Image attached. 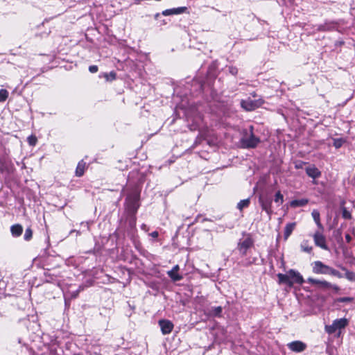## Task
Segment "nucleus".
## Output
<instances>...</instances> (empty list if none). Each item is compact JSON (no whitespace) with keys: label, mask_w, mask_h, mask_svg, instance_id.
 <instances>
[{"label":"nucleus","mask_w":355,"mask_h":355,"mask_svg":"<svg viewBox=\"0 0 355 355\" xmlns=\"http://www.w3.org/2000/svg\"><path fill=\"white\" fill-rule=\"evenodd\" d=\"M141 189L138 186L134 187L127 194L124 207L125 213H137L140 204Z\"/></svg>","instance_id":"nucleus-1"},{"label":"nucleus","mask_w":355,"mask_h":355,"mask_svg":"<svg viewBox=\"0 0 355 355\" xmlns=\"http://www.w3.org/2000/svg\"><path fill=\"white\" fill-rule=\"evenodd\" d=\"M279 284H286L291 288L295 284H302L304 282L302 275L297 270L290 269L286 274L278 273Z\"/></svg>","instance_id":"nucleus-2"},{"label":"nucleus","mask_w":355,"mask_h":355,"mask_svg":"<svg viewBox=\"0 0 355 355\" xmlns=\"http://www.w3.org/2000/svg\"><path fill=\"white\" fill-rule=\"evenodd\" d=\"M253 130L254 128L252 125L250 126L249 135L248 130H245V135L240 139V143L243 148H255L261 142L260 138L254 134Z\"/></svg>","instance_id":"nucleus-3"},{"label":"nucleus","mask_w":355,"mask_h":355,"mask_svg":"<svg viewBox=\"0 0 355 355\" xmlns=\"http://www.w3.org/2000/svg\"><path fill=\"white\" fill-rule=\"evenodd\" d=\"M307 282L311 285L315 286L316 288L320 289L322 291L332 290L334 293H338L340 290L337 285L332 284L331 283L327 282L325 280H319L312 277H309L308 278Z\"/></svg>","instance_id":"nucleus-4"},{"label":"nucleus","mask_w":355,"mask_h":355,"mask_svg":"<svg viewBox=\"0 0 355 355\" xmlns=\"http://www.w3.org/2000/svg\"><path fill=\"white\" fill-rule=\"evenodd\" d=\"M348 324L349 321L345 318L336 319L333 321L331 325L325 326V331L329 334H333L338 331V336H340V331L344 329Z\"/></svg>","instance_id":"nucleus-5"},{"label":"nucleus","mask_w":355,"mask_h":355,"mask_svg":"<svg viewBox=\"0 0 355 355\" xmlns=\"http://www.w3.org/2000/svg\"><path fill=\"white\" fill-rule=\"evenodd\" d=\"M259 203L263 211H266V213L270 218L271 215L273 213L272 209V198L267 193H262L259 196Z\"/></svg>","instance_id":"nucleus-6"},{"label":"nucleus","mask_w":355,"mask_h":355,"mask_svg":"<svg viewBox=\"0 0 355 355\" xmlns=\"http://www.w3.org/2000/svg\"><path fill=\"white\" fill-rule=\"evenodd\" d=\"M315 245L322 250H329V247L326 243V238L320 230H317L313 235Z\"/></svg>","instance_id":"nucleus-7"},{"label":"nucleus","mask_w":355,"mask_h":355,"mask_svg":"<svg viewBox=\"0 0 355 355\" xmlns=\"http://www.w3.org/2000/svg\"><path fill=\"white\" fill-rule=\"evenodd\" d=\"M313 272L315 274L329 275L330 266L324 264L321 261H315L313 263Z\"/></svg>","instance_id":"nucleus-8"},{"label":"nucleus","mask_w":355,"mask_h":355,"mask_svg":"<svg viewBox=\"0 0 355 355\" xmlns=\"http://www.w3.org/2000/svg\"><path fill=\"white\" fill-rule=\"evenodd\" d=\"M261 105L260 101L252 100L248 98L247 100H242L241 106L246 111H252L258 108Z\"/></svg>","instance_id":"nucleus-9"},{"label":"nucleus","mask_w":355,"mask_h":355,"mask_svg":"<svg viewBox=\"0 0 355 355\" xmlns=\"http://www.w3.org/2000/svg\"><path fill=\"white\" fill-rule=\"evenodd\" d=\"M337 28V23L334 21H326L324 23L317 25L316 30L320 32L335 31Z\"/></svg>","instance_id":"nucleus-10"},{"label":"nucleus","mask_w":355,"mask_h":355,"mask_svg":"<svg viewBox=\"0 0 355 355\" xmlns=\"http://www.w3.org/2000/svg\"><path fill=\"white\" fill-rule=\"evenodd\" d=\"M136 213H125L124 212V219L128 225L130 231L136 230L137 216Z\"/></svg>","instance_id":"nucleus-11"},{"label":"nucleus","mask_w":355,"mask_h":355,"mask_svg":"<svg viewBox=\"0 0 355 355\" xmlns=\"http://www.w3.org/2000/svg\"><path fill=\"white\" fill-rule=\"evenodd\" d=\"M289 349L294 352L300 353L304 351L306 348V345L300 340H295L287 344Z\"/></svg>","instance_id":"nucleus-12"},{"label":"nucleus","mask_w":355,"mask_h":355,"mask_svg":"<svg viewBox=\"0 0 355 355\" xmlns=\"http://www.w3.org/2000/svg\"><path fill=\"white\" fill-rule=\"evenodd\" d=\"M159 325L160 327L162 333L164 335L170 334L173 329V324L171 321L166 319L159 320Z\"/></svg>","instance_id":"nucleus-13"},{"label":"nucleus","mask_w":355,"mask_h":355,"mask_svg":"<svg viewBox=\"0 0 355 355\" xmlns=\"http://www.w3.org/2000/svg\"><path fill=\"white\" fill-rule=\"evenodd\" d=\"M253 245V241L250 238H247L243 241L239 243L238 248L243 256L246 255L247 250Z\"/></svg>","instance_id":"nucleus-14"},{"label":"nucleus","mask_w":355,"mask_h":355,"mask_svg":"<svg viewBox=\"0 0 355 355\" xmlns=\"http://www.w3.org/2000/svg\"><path fill=\"white\" fill-rule=\"evenodd\" d=\"M180 270V266L178 265H175L173 268L167 272L168 276L173 281L178 282L182 279V275L178 273Z\"/></svg>","instance_id":"nucleus-15"},{"label":"nucleus","mask_w":355,"mask_h":355,"mask_svg":"<svg viewBox=\"0 0 355 355\" xmlns=\"http://www.w3.org/2000/svg\"><path fill=\"white\" fill-rule=\"evenodd\" d=\"M306 175L313 179L318 178L321 176V171L315 167V165H311L305 168Z\"/></svg>","instance_id":"nucleus-16"},{"label":"nucleus","mask_w":355,"mask_h":355,"mask_svg":"<svg viewBox=\"0 0 355 355\" xmlns=\"http://www.w3.org/2000/svg\"><path fill=\"white\" fill-rule=\"evenodd\" d=\"M207 315L209 317L221 318L223 315V307L220 306H211L207 309Z\"/></svg>","instance_id":"nucleus-17"},{"label":"nucleus","mask_w":355,"mask_h":355,"mask_svg":"<svg viewBox=\"0 0 355 355\" xmlns=\"http://www.w3.org/2000/svg\"><path fill=\"white\" fill-rule=\"evenodd\" d=\"M187 10V7H178L175 8L166 9L164 10L162 15L164 16H168L172 15H180L184 13Z\"/></svg>","instance_id":"nucleus-18"},{"label":"nucleus","mask_w":355,"mask_h":355,"mask_svg":"<svg viewBox=\"0 0 355 355\" xmlns=\"http://www.w3.org/2000/svg\"><path fill=\"white\" fill-rule=\"evenodd\" d=\"M87 168V164L83 159L80 160L76 166L75 174L76 177H82L84 175L85 171Z\"/></svg>","instance_id":"nucleus-19"},{"label":"nucleus","mask_w":355,"mask_h":355,"mask_svg":"<svg viewBox=\"0 0 355 355\" xmlns=\"http://www.w3.org/2000/svg\"><path fill=\"white\" fill-rule=\"evenodd\" d=\"M309 202V200L306 198L296 199L291 200L289 205L293 208L304 207Z\"/></svg>","instance_id":"nucleus-20"},{"label":"nucleus","mask_w":355,"mask_h":355,"mask_svg":"<svg viewBox=\"0 0 355 355\" xmlns=\"http://www.w3.org/2000/svg\"><path fill=\"white\" fill-rule=\"evenodd\" d=\"M296 226V223H289L286 224L285 228H284V239L285 241H286L288 237L292 234L293 231L294 230L295 227Z\"/></svg>","instance_id":"nucleus-21"},{"label":"nucleus","mask_w":355,"mask_h":355,"mask_svg":"<svg viewBox=\"0 0 355 355\" xmlns=\"http://www.w3.org/2000/svg\"><path fill=\"white\" fill-rule=\"evenodd\" d=\"M10 232L13 237H19L23 232V227L20 224H15L10 227Z\"/></svg>","instance_id":"nucleus-22"},{"label":"nucleus","mask_w":355,"mask_h":355,"mask_svg":"<svg viewBox=\"0 0 355 355\" xmlns=\"http://www.w3.org/2000/svg\"><path fill=\"white\" fill-rule=\"evenodd\" d=\"M311 215L318 229L323 231L324 227L320 222V214L319 211L317 209H313L311 213Z\"/></svg>","instance_id":"nucleus-23"},{"label":"nucleus","mask_w":355,"mask_h":355,"mask_svg":"<svg viewBox=\"0 0 355 355\" xmlns=\"http://www.w3.org/2000/svg\"><path fill=\"white\" fill-rule=\"evenodd\" d=\"M98 76L100 78H104L106 81H112L116 79V73L112 71L110 73H101Z\"/></svg>","instance_id":"nucleus-24"},{"label":"nucleus","mask_w":355,"mask_h":355,"mask_svg":"<svg viewBox=\"0 0 355 355\" xmlns=\"http://www.w3.org/2000/svg\"><path fill=\"white\" fill-rule=\"evenodd\" d=\"M300 248L302 251L307 253H311L313 250V247L309 245V241L304 240L301 244Z\"/></svg>","instance_id":"nucleus-25"},{"label":"nucleus","mask_w":355,"mask_h":355,"mask_svg":"<svg viewBox=\"0 0 355 355\" xmlns=\"http://www.w3.org/2000/svg\"><path fill=\"white\" fill-rule=\"evenodd\" d=\"M341 270L345 271L344 277L349 281L355 280V272L348 270L345 267L340 266Z\"/></svg>","instance_id":"nucleus-26"},{"label":"nucleus","mask_w":355,"mask_h":355,"mask_svg":"<svg viewBox=\"0 0 355 355\" xmlns=\"http://www.w3.org/2000/svg\"><path fill=\"white\" fill-rule=\"evenodd\" d=\"M250 204V200L249 198L241 200L238 204H237V209H239L240 211H242L244 208H247L249 207Z\"/></svg>","instance_id":"nucleus-27"},{"label":"nucleus","mask_w":355,"mask_h":355,"mask_svg":"<svg viewBox=\"0 0 355 355\" xmlns=\"http://www.w3.org/2000/svg\"><path fill=\"white\" fill-rule=\"evenodd\" d=\"M346 140L344 138H334L333 139V146L338 149L343 146Z\"/></svg>","instance_id":"nucleus-28"},{"label":"nucleus","mask_w":355,"mask_h":355,"mask_svg":"<svg viewBox=\"0 0 355 355\" xmlns=\"http://www.w3.org/2000/svg\"><path fill=\"white\" fill-rule=\"evenodd\" d=\"M274 201L279 205H282L284 202V196L280 191L276 192L274 198Z\"/></svg>","instance_id":"nucleus-29"},{"label":"nucleus","mask_w":355,"mask_h":355,"mask_svg":"<svg viewBox=\"0 0 355 355\" xmlns=\"http://www.w3.org/2000/svg\"><path fill=\"white\" fill-rule=\"evenodd\" d=\"M33 238V230L31 227H27L25 230L24 235V239L26 241H29Z\"/></svg>","instance_id":"nucleus-30"},{"label":"nucleus","mask_w":355,"mask_h":355,"mask_svg":"<svg viewBox=\"0 0 355 355\" xmlns=\"http://www.w3.org/2000/svg\"><path fill=\"white\" fill-rule=\"evenodd\" d=\"M342 211V217L346 220H349L352 218V214L350 211H349L345 207H341Z\"/></svg>","instance_id":"nucleus-31"},{"label":"nucleus","mask_w":355,"mask_h":355,"mask_svg":"<svg viewBox=\"0 0 355 355\" xmlns=\"http://www.w3.org/2000/svg\"><path fill=\"white\" fill-rule=\"evenodd\" d=\"M8 97V92L5 89H0V102H4Z\"/></svg>","instance_id":"nucleus-32"},{"label":"nucleus","mask_w":355,"mask_h":355,"mask_svg":"<svg viewBox=\"0 0 355 355\" xmlns=\"http://www.w3.org/2000/svg\"><path fill=\"white\" fill-rule=\"evenodd\" d=\"M353 300V298L349 297H339L336 300V302H342V303H348L351 302Z\"/></svg>","instance_id":"nucleus-33"},{"label":"nucleus","mask_w":355,"mask_h":355,"mask_svg":"<svg viewBox=\"0 0 355 355\" xmlns=\"http://www.w3.org/2000/svg\"><path fill=\"white\" fill-rule=\"evenodd\" d=\"M227 70L228 72L233 76H236L238 73V69L234 66H228Z\"/></svg>","instance_id":"nucleus-34"},{"label":"nucleus","mask_w":355,"mask_h":355,"mask_svg":"<svg viewBox=\"0 0 355 355\" xmlns=\"http://www.w3.org/2000/svg\"><path fill=\"white\" fill-rule=\"evenodd\" d=\"M28 142L31 146H35L37 143V138L33 135H31L28 137Z\"/></svg>","instance_id":"nucleus-35"},{"label":"nucleus","mask_w":355,"mask_h":355,"mask_svg":"<svg viewBox=\"0 0 355 355\" xmlns=\"http://www.w3.org/2000/svg\"><path fill=\"white\" fill-rule=\"evenodd\" d=\"M307 163L302 161H299L297 163H295V167L297 169H301L303 168L304 165L306 164Z\"/></svg>","instance_id":"nucleus-36"},{"label":"nucleus","mask_w":355,"mask_h":355,"mask_svg":"<svg viewBox=\"0 0 355 355\" xmlns=\"http://www.w3.org/2000/svg\"><path fill=\"white\" fill-rule=\"evenodd\" d=\"M98 69V66H96V65H91L89 67V72H91L92 73L97 72Z\"/></svg>","instance_id":"nucleus-37"},{"label":"nucleus","mask_w":355,"mask_h":355,"mask_svg":"<svg viewBox=\"0 0 355 355\" xmlns=\"http://www.w3.org/2000/svg\"><path fill=\"white\" fill-rule=\"evenodd\" d=\"M200 144V138L198 137L194 141L193 145L191 146V149L195 148Z\"/></svg>","instance_id":"nucleus-38"},{"label":"nucleus","mask_w":355,"mask_h":355,"mask_svg":"<svg viewBox=\"0 0 355 355\" xmlns=\"http://www.w3.org/2000/svg\"><path fill=\"white\" fill-rule=\"evenodd\" d=\"M336 272H337V270H336V269H334V268H333L330 267V269H329V275H332V276H334V277H335V276H336Z\"/></svg>","instance_id":"nucleus-39"},{"label":"nucleus","mask_w":355,"mask_h":355,"mask_svg":"<svg viewBox=\"0 0 355 355\" xmlns=\"http://www.w3.org/2000/svg\"><path fill=\"white\" fill-rule=\"evenodd\" d=\"M150 236H151L154 239H156L158 237L159 233L157 231H154L150 234Z\"/></svg>","instance_id":"nucleus-40"},{"label":"nucleus","mask_w":355,"mask_h":355,"mask_svg":"<svg viewBox=\"0 0 355 355\" xmlns=\"http://www.w3.org/2000/svg\"><path fill=\"white\" fill-rule=\"evenodd\" d=\"M345 237V240H346L347 243H349L351 242L352 236L349 234H346Z\"/></svg>","instance_id":"nucleus-41"},{"label":"nucleus","mask_w":355,"mask_h":355,"mask_svg":"<svg viewBox=\"0 0 355 355\" xmlns=\"http://www.w3.org/2000/svg\"><path fill=\"white\" fill-rule=\"evenodd\" d=\"M141 228L142 230H144L145 232L148 231V229H149L148 227L144 223L141 225Z\"/></svg>","instance_id":"nucleus-42"},{"label":"nucleus","mask_w":355,"mask_h":355,"mask_svg":"<svg viewBox=\"0 0 355 355\" xmlns=\"http://www.w3.org/2000/svg\"><path fill=\"white\" fill-rule=\"evenodd\" d=\"M335 277H337L338 278H343L344 276L338 270H337L336 275Z\"/></svg>","instance_id":"nucleus-43"},{"label":"nucleus","mask_w":355,"mask_h":355,"mask_svg":"<svg viewBox=\"0 0 355 355\" xmlns=\"http://www.w3.org/2000/svg\"><path fill=\"white\" fill-rule=\"evenodd\" d=\"M338 234H339V238H338V242H339L340 241H343V238H342V236H341V232H340V230H338Z\"/></svg>","instance_id":"nucleus-44"},{"label":"nucleus","mask_w":355,"mask_h":355,"mask_svg":"<svg viewBox=\"0 0 355 355\" xmlns=\"http://www.w3.org/2000/svg\"><path fill=\"white\" fill-rule=\"evenodd\" d=\"M256 261H257V258L254 257V258L252 259V260L250 261L249 263L250 264L255 263Z\"/></svg>","instance_id":"nucleus-45"},{"label":"nucleus","mask_w":355,"mask_h":355,"mask_svg":"<svg viewBox=\"0 0 355 355\" xmlns=\"http://www.w3.org/2000/svg\"><path fill=\"white\" fill-rule=\"evenodd\" d=\"M160 17V14L159 13H157L155 15V19H158V18Z\"/></svg>","instance_id":"nucleus-46"},{"label":"nucleus","mask_w":355,"mask_h":355,"mask_svg":"<svg viewBox=\"0 0 355 355\" xmlns=\"http://www.w3.org/2000/svg\"><path fill=\"white\" fill-rule=\"evenodd\" d=\"M199 87L200 90L203 89V84L202 83H200Z\"/></svg>","instance_id":"nucleus-47"},{"label":"nucleus","mask_w":355,"mask_h":355,"mask_svg":"<svg viewBox=\"0 0 355 355\" xmlns=\"http://www.w3.org/2000/svg\"><path fill=\"white\" fill-rule=\"evenodd\" d=\"M270 267L272 269L273 268V263L272 261L270 262Z\"/></svg>","instance_id":"nucleus-48"},{"label":"nucleus","mask_w":355,"mask_h":355,"mask_svg":"<svg viewBox=\"0 0 355 355\" xmlns=\"http://www.w3.org/2000/svg\"><path fill=\"white\" fill-rule=\"evenodd\" d=\"M73 232H76L78 234H80L79 231H76V230H72V231H71V233H72Z\"/></svg>","instance_id":"nucleus-49"},{"label":"nucleus","mask_w":355,"mask_h":355,"mask_svg":"<svg viewBox=\"0 0 355 355\" xmlns=\"http://www.w3.org/2000/svg\"><path fill=\"white\" fill-rule=\"evenodd\" d=\"M203 220V221H207V220H209V219H208V218H203V220Z\"/></svg>","instance_id":"nucleus-50"}]
</instances>
